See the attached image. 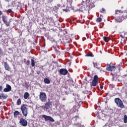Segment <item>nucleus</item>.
Segmentation results:
<instances>
[{"label": "nucleus", "mask_w": 127, "mask_h": 127, "mask_svg": "<svg viewBox=\"0 0 127 127\" xmlns=\"http://www.w3.org/2000/svg\"><path fill=\"white\" fill-rule=\"evenodd\" d=\"M93 7H95V4L93 0H86V1H82L79 5V8L73 7V11H81V12H86L90 11Z\"/></svg>", "instance_id": "nucleus-1"}, {"label": "nucleus", "mask_w": 127, "mask_h": 127, "mask_svg": "<svg viewBox=\"0 0 127 127\" xmlns=\"http://www.w3.org/2000/svg\"><path fill=\"white\" fill-rule=\"evenodd\" d=\"M127 11L116 10L115 12V22H122L123 20L127 19Z\"/></svg>", "instance_id": "nucleus-2"}, {"label": "nucleus", "mask_w": 127, "mask_h": 127, "mask_svg": "<svg viewBox=\"0 0 127 127\" xmlns=\"http://www.w3.org/2000/svg\"><path fill=\"white\" fill-rule=\"evenodd\" d=\"M115 103L118 106V108H121V109H124L125 108V105H124V103L120 98H116L114 99Z\"/></svg>", "instance_id": "nucleus-3"}, {"label": "nucleus", "mask_w": 127, "mask_h": 127, "mask_svg": "<svg viewBox=\"0 0 127 127\" xmlns=\"http://www.w3.org/2000/svg\"><path fill=\"white\" fill-rule=\"evenodd\" d=\"M21 110L22 114L24 117H27V113L28 112V108H27V105L26 104H23L21 106Z\"/></svg>", "instance_id": "nucleus-4"}, {"label": "nucleus", "mask_w": 127, "mask_h": 127, "mask_svg": "<svg viewBox=\"0 0 127 127\" xmlns=\"http://www.w3.org/2000/svg\"><path fill=\"white\" fill-rule=\"evenodd\" d=\"M39 99L41 102L44 103L46 102L47 100V96H46V93L44 92H40L39 95Z\"/></svg>", "instance_id": "nucleus-5"}, {"label": "nucleus", "mask_w": 127, "mask_h": 127, "mask_svg": "<svg viewBox=\"0 0 127 127\" xmlns=\"http://www.w3.org/2000/svg\"><path fill=\"white\" fill-rule=\"evenodd\" d=\"M51 108H52V102L49 101L45 104L44 110V111H47L48 110L51 109Z\"/></svg>", "instance_id": "nucleus-6"}, {"label": "nucleus", "mask_w": 127, "mask_h": 127, "mask_svg": "<svg viewBox=\"0 0 127 127\" xmlns=\"http://www.w3.org/2000/svg\"><path fill=\"white\" fill-rule=\"evenodd\" d=\"M98 75H95L93 77V79L92 80V82L91 83V87H96L97 85H98V82H99V80H98Z\"/></svg>", "instance_id": "nucleus-7"}, {"label": "nucleus", "mask_w": 127, "mask_h": 127, "mask_svg": "<svg viewBox=\"0 0 127 127\" xmlns=\"http://www.w3.org/2000/svg\"><path fill=\"white\" fill-rule=\"evenodd\" d=\"M42 118H44L45 119V122H48V121H50V122H51L52 123H54V122H55V120H54L53 118H52L51 116L43 115Z\"/></svg>", "instance_id": "nucleus-8"}, {"label": "nucleus", "mask_w": 127, "mask_h": 127, "mask_svg": "<svg viewBox=\"0 0 127 127\" xmlns=\"http://www.w3.org/2000/svg\"><path fill=\"white\" fill-rule=\"evenodd\" d=\"M19 123L21 124L22 127H26L27 126V121L23 118H20Z\"/></svg>", "instance_id": "nucleus-9"}, {"label": "nucleus", "mask_w": 127, "mask_h": 127, "mask_svg": "<svg viewBox=\"0 0 127 127\" xmlns=\"http://www.w3.org/2000/svg\"><path fill=\"white\" fill-rule=\"evenodd\" d=\"M72 2H73V0H67L66 7L67 8H72L73 10V7H74V6L72 7Z\"/></svg>", "instance_id": "nucleus-10"}, {"label": "nucleus", "mask_w": 127, "mask_h": 127, "mask_svg": "<svg viewBox=\"0 0 127 127\" xmlns=\"http://www.w3.org/2000/svg\"><path fill=\"white\" fill-rule=\"evenodd\" d=\"M60 73L61 75H63V76H65L68 74V70L65 68H62L60 70Z\"/></svg>", "instance_id": "nucleus-11"}, {"label": "nucleus", "mask_w": 127, "mask_h": 127, "mask_svg": "<svg viewBox=\"0 0 127 127\" xmlns=\"http://www.w3.org/2000/svg\"><path fill=\"white\" fill-rule=\"evenodd\" d=\"M106 70L107 71H115V70H116V66H111L110 65H107Z\"/></svg>", "instance_id": "nucleus-12"}, {"label": "nucleus", "mask_w": 127, "mask_h": 127, "mask_svg": "<svg viewBox=\"0 0 127 127\" xmlns=\"http://www.w3.org/2000/svg\"><path fill=\"white\" fill-rule=\"evenodd\" d=\"M11 91V86L9 85V84H6V88H5L3 89V92H10Z\"/></svg>", "instance_id": "nucleus-13"}, {"label": "nucleus", "mask_w": 127, "mask_h": 127, "mask_svg": "<svg viewBox=\"0 0 127 127\" xmlns=\"http://www.w3.org/2000/svg\"><path fill=\"white\" fill-rule=\"evenodd\" d=\"M4 67L5 70H6L7 71H10V70H11V68L10 67L8 64H7V62H4Z\"/></svg>", "instance_id": "nucleus-14"}, {"label": "nucleus", "mask_w": 127, "mask_h": 127, "mask_svg": "<svg viewBox=\"0 0 127 127\" xmlns=\"http://www.w3.org/2000/svg\"><path fill=\"white\" fill-rule=\"evenodd\" d=\"M24 99L25 100H27V99H28V98H29V93H28V92H25L24 94Z\"/></svg>", "instance_id": "nucleus-15"}, {"label": "nucleus", "mask_w": 127, "mask_h": 127, "mask_svg": "<svg viewBox=\"0 0 127 127\" xmlns=\"http://www.w3.org/2000/svg\"><path fill=\"white\" fill-rule=\"evenodd\" d=\"M2 20L3 22H4L5 21H7V16H6L5 15H2Z\"/></svg>", "instance_id": "nucleus-16"}, {"label": "nucleus", "mask_w": 127, "mask_h": 127, "mask_svg": "<svg viewBox=\"0 0 127 127\" xmlns=\"http://www.w3.org/2000/svg\"><path fill=\"white\" fill-rule=\"evenodd\" d=\"M20 115V113L18 111H15L14 112V118H17V116H19Z\"/></svg>", "instance_id": "nucleus-17"}, {"label": "nucleus", "mask_w": 127, "mask_h": 127, "mask_svg": "<svg viewBox=\"0 0 127 127\" xmlns=\"http://www.w3.org/2000/svg\"><path fill=\"white\" fill-rule=\"evenodd\" d=\"M93 64L94 67H95V68H97V69H98V70H100V69L101 68V66H98V64H97L96 63L93 62Z\"/></svg>", "instance_id": "nucleus-18"}, {"label": "nucleus", "mask_w": 127, "mask_h": 127, "mask_svg": "<svg viewBox=\"0 0 127 127\" xmlns=\"http://www.w3.org/2000/svg\"><path fill=\"white\" fill-rule=\"evenodd\" d=\"M66 83H68V86H72V85H73L74 83L73 80H67Z\"/></svg>", "instance_id": "nucleus-19"}, {"label": "nucleus", "mask_w": 127, "mask_h": 127, "mask_svg": "<svg viewBox=\"0 0 127 127\" xmlns=\"http://www.w3.org/2000/svg\"><path fill=\"white\" fill-rule=\"evenodd\" d=\"M44 81L46 84H50V80L47 78H45Z\"/></svg>", "instance_id": "nucleus-20"}, {"label": "nucleus", "mask_w": 127, "mask_h": 127, "mask_svg": "<svg viewBox=\"0 0 127 127\" xmlns=\"http://www.w3.org/2000/svg\"><path fill=\"white\" fill-rule=\"evenodd\" d=\"M3 23H4V24L6 25V26L7 27H8V26H10V22L7 21H7H5V22H3Z\"/></svg>", "instance_id": "nucleus-21"}, {"label": "nucleus", "mask_w": 127, "mask_h": 127, "mask_svg": "<svg viewBox=\"0 0 127 127\" xmlns=\"http://www.w3.org/2000/svg\"><path fill=\"white\" fill-rule=\"evenodd\" d=\"M31 62L32 67H34V66H35V62L34 61V60L31 59Z\"/></svg>", "instance_id": "nucleus-22"}, {"label": "nucleus", "mask_w": 127, "mask_h": 127, "mask_svg": "<svg viewBox=\"0 0 127 127\" xmlns=\"http://www.w3.org/2000/svg\"><path fill=\"white\" fill-rule=\"evenodd\" d=\"M7 96L4 95L3 93H1V95H0V99H1L2 98L3 99H6Z\"/></svg>", "instance_id": "nucleus-23"}, {"label": "nucleus", "mask_w": 127, "mask_h": 127, "mask_svg": "<svg viewBox=\"0 0 127 127\" xmlns=\"http://www.w3.org/2000/svg\"><path fill=\"white\" fill-rule=\"evenodd\" d=\"M123 120H124V123L125 124H127V115H124Z\"/></svg>", "instance_id": "nucleus-24"}, {"label": "nucleus", "mask_w": 127, "mask_h": 127, "mask_svg": "<svg viewBox=\"0 0 127 127\" xmlns=\"http://www.w3.org/2000/svg\"><path fill=\"white\" fill-rule=\"evenodd\" d=\"M85 56L86 57H94V55L93 54V53H91L90 54L85 55Z\"/></svg>", "instance_id": "nucleus-25"}, {"label": "nucleus", "mask_w": 127, "mask_h": 127, "mask_svg": "<svg viewBox=\"0 0 127 127\" xmlns=\"http://www.w3.org/2000/svg\"><path fill=\"white\" fill-rule=\"evenodd\" d=\"M103 40L106 42L110 41V39H109V38H107V37H103Z\"/></svg>", "instance_id": "nucleus-26"}, {"label": "nucleus", "mask_w": 127, "mask_h": 127, "mask_svg": "<svg viewBox=\"0 0 127 127\" xmlns=\"http://www.w3.org/2000/svg\"><path fill=\"white\" fill-rule=\"evenodd\" d=\"M103 20V19H102V17H99L97 18L96 19V22H101Z\"/></svg>", "instance_id": "nucleus-27"}, {"label": "nucleus", "mask_w": 127, "mask_h": 127, "mask_svg": "<svg viewBox=\"0 0 127 127\" xmlns=\"http://www.w3.org/2000/svg\"><path fill=\"white\" fill-rule=\"evenodd\" d=\"M16 104L18 106L21 105V100H20V99H18L17 100Z\"/></svg>", "instance_id": "nucleus-28"}, {"label": "nucleus", "mask_w": 127, "mask_h": 127, "mask_svg": "<svg viewBox=\"0 0 127 127\" xmlns=\"http://www.w3.org/2000/svg\"><path fill=\"white\" fill-rule=\"evenodd\" d=\"M60 6H61V5H60V4H58L56 6V8H57V9H59V7H60Z\"/></svg>", "instance_id": "nucleus-29"}, {"label": "nucleus", "mask_w": 127, "mask_h": 127, "mask_svg": "<svg viewBox=\"0 0 127 127\" xmlns=\"http://www.w3.org/2000/svg\"><path fill=\"white\" fill-rule=\"evenodd\" d=\"M7 13H11V12H12V10L11 9H8L7 10Z\"/></svg>", "instance_id": "nucleus-30"}, {"label": "nucleus", "mask_w": 127, "mask_h": 127, "mask_svg": "<svg viewBox=\"0 0 127 127\" xmlns=\"http://www.w3.org/2000/svg\"><path fill=\"white\" fill-rule=\"evenodd\" d=\"M69 8H66V9H63V11H65V12H68V10H69Z\"/></svg>", "instance_id": "nucleus-31"}, {"label": "nucleus", "mask_w": 127, "mask_h": 127, "mask_svg": "<svg viewBox=\"0 0 127 127\" xmlns=\"http://www.w3.org/2000/svg\"><path fill=\"white\" fill-rule=\"evenodd\" d=\"M29 64H30V61H27L26 62V64L28 66V65H29Z\"/></svg>", "instance_id": "nucleus-32"}, {"label": "nucleus", "mask_w": 127, "mask_h": 127, "mask_svg": "<svg viewBox=\"0 0 127 127\" xmlns=\"http://www.w3.org/2000/svg\"><path fill=\"white\" fill-rule=\"evenodd\" d=\"M102 11H100V12H104V11H105V8H102Z\"/></svg>", "instance_id": "nucleus-33"}, {"label": "nucleus", "mask_w": 127, "mask_h": 127, "mask_svg": "<svg viewBox=\"0 0 127 127\" xmlns=\"http://www.w3.org/2000/svg\"><path fill=\"white\" fill-rule=\"evenodd\" d=\"M48 20H50V21ZM48 22H50L51 21H52V19H51V18H48Z\"/></svg>", "instance_id": "nucleus-34"}, {"label": "nucleus", "mask_w": 127, "mask_h": 127, "mask_svg": "<svg viewBox=\"0 0 127 127\" xmlns=\"http://www.w3.org/2000/svg\"><path fill=\"white\" fill-rule=\"evenodd\" d=\"M40 73H41L40 70L37 71V74H38V75H39V74H40Z\"/></svg>", "instance_id": "nucleus-35"}, {"label": "nucleus", "mask_w": 127, "mask_h": 127, "mask_svg": "<svg viewBox=\"0 0 127 127\" xmlns=\"http://www.w3.org/2000/svg\"><path fill=\"white\" fill-rule=\"evenodd\" d=\"M2 90V86H0V92H1Z\"/></svg>", "instance_id": "nucleus-36"}, {"label": "nucleus", "mask_w": 127, "mask_h": 127, "mask_svg": "<svg viewBox=\"0 0 127 127\" xmlns=\"http://www.w3.org/2000/svg\"><path fill=\"white\" fill-rule=\"evenodd\" d=\"M120 37L121 38H123V39L125 38V36H123V35H120Z\"/></svg>", "instance_id": "nucleus-37"}, {"label": "nucleus", "mask_w": 127, "mask_h": 127, "mask_svg": "<svg viewBox=\"0 0 127 127\" xmlns=\"http://www.w3.org/2000/svg\"><path fill=\"white\" fill-rule=\"evenodd\" d=\"M53 1V0H48V2H51Z\"/></svg>", "instance_id": "nucleus-38"}, {"label": "nucleus", "mask_w": 127, "mask_h": 127, "mask_svg": "<svg viewBox=\"0 0 127 127\" xmlns=\"http://www.w3.org/2000/svg\"><path fill=\"white\" fill-rule=\"evenodd\" d=\"M104 88V86L103 85H101L100 86V89H101V90H102V89Z\"/></svg>", "instance_id": "nucleus-39"}, {"label": "nucleus", "mask_w": 127, "mask_h": 127, "mask_svg": "<svg viewBox=\"0 0 127 127\" xmlns=\"http://www.w3.org/2000/svg\"><path fill=\"white\" fill-rule=\"evenodd\" d=\"M5 1H7V2H9L10 1V0H4Z\"/></svg>", "instance_id": "nucleus-40"}, {"label": "nucleus", "mask_w": 127, "mask_h": 127, "mask_svg": "<svg viewBox=\"0 0 127 127\" xmlns=\"http://www.w3.org/2000/svg\"><path fill=\"white\" fill-rule=\"evenodd\" d=\"M1 14H2V12H1V11H0V15H1Z\"/></svg>", "instance_id": "nucleus-41"}, {"label": "nucleus", "mask_w": 127, "mask_h": 127, "mask_svg": "<svg viewBox=\"0 0 127 127\" xmlns=\"http://www.w3.org/2000/svg\"><path fill=\"white\" fill-rule=\"evenodd\" d=\"M120 44H121V45H124V43H123V42H121Z\"/></svg>", "instance_id": "nucleus-42"}, {"label": "nucleus", "mask_w": 127, "mask_h": 127, "mask_svg": "<svg viewBox=\"0 0 127 127\" xmlns=\"http://www.w3.org/2000/svg\"><path fill=\"white\" fill-rule=\"evenodd\" d=\"M63 101H65V99H63Z\"/></svg>", "instance_id": "nucleus-43"}, {"label": "nucleus", "mask_w": 127, "mask_h": 127, "mask_svg": "<svg viewBox=\"0 0 127 127\" xmlns=\"http://www.w3.org/2000/svg\"><path fill=\"white\" fill-rule=\"evenodd\" d=\"M100 71L102 72V69H101Z\"/></svg>", "instance_id": "nucleus-44"}, {"label": "nucleus", "mask_w": 127, "mask_h": 127, "mask_svg": "<svg viewBox=\"0 0 127 127\" xmlns=\"http://www.w3.org/2000/svg\"><path fill=\"white\" fill-rule=\"evenodd\" d=\"M100 53H102V52L100 51Z\"/></svg>", "instance_id": "nucleus-45"}, {"label": "nucleus", "mask_w": 127, "mask_h": 127, "mask_svg": "<svg viewBox=\"0 0 127 127\" xmlns=\"http://www.w3.org/2000/svg\"><path fill=\"white\" fill-rule=\"evenodd\" d=\"M100 53H102V52L100 51Z\"/></svg>", "instance_id": "nucleus-46"}, {"label": "nucleus", "mask_w": 127, "mask_h": 127, "mask_svg": "<svg viewBox=\"0 0 127 127\" xmlns=\"http://www.w3.org/2000/svg\"><path fill=\"white\" fill-rule=\"evenodd\" d=\"M100 53H102V52L100 51Z\"/></svg>", "instance_id": "nucleus-47"}, {"label": "nucleus", "mask_w": 127, "mask_h": 127, "mask_svg": "<svg viewBox=\"0 0 127 127\" xmlns=\"http://www.w3.org/2000/svg\"><path fill=\"white\" fill-rule=\"evenodd\" d=\"M43 1H44V0H43Z\"/></svg>", "instance_id": "nucleus-48"}]
</instances>
